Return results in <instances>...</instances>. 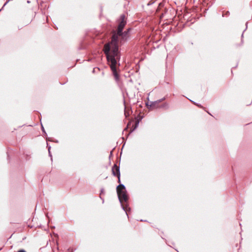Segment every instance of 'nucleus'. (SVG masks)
<instances>
[{"mask_svg":"<svg viewBox=\"0 0 252 252\" xmlns=\"http://www.w3.org/2000/svg\"><path fill=\"white\" fill-rule=\"evenodd\" d=\"M113 175L117 176L118 178L119 182H120V172L119 167L115 164L112 168Z\"/></svg>","mask_w":252,"mask_h":252,"instance_id":"nucleus-4","label":"nucleus"},{"mask_svg":"<svg viewBox=\"0 0 252 252\" xmlns=\"http://www.w3.org/2000/svg\"><path fill=\"white\" fill-rule=\"evenodd\" d=\"M120 18H121V21L118 26L117 33H114L112 36V37H113L114 35H116L117 36V42H118V36H123L124 34H126V32L125 33L122 32V31L126 24V22L125 20V16L124 15H122L121 16ZM112 38L113 37H112Z\"/></svg>","mask_w":252,"mask_h":252,"instance_id":"nucleus-3","label":"nucleus"},{"mask_svg":"<svg viewBox=\"0 0 252 252\" xmlns=\"http://www.w3.org/2000/svg\"><path fill=\"white\" fill-rule=\"evenodd\" d=\"M18 252H26V251H25L24 250H20V251H18Z\"/></svg>","mask_w":252,"mask_h":252,"instance_id":"nucleus-6","label":"nucleus"},{"mask_svg":"<svg viewBox=\"0 0 252 252\" xmlns=\"http://www.w3.org/2000/svg\"><path fill=\"white\" fill-rule=\"evenodd\" d=\"M160 101H161V100H158L155 101H152V102H151L150 104H147V105L148 106V107L149 109L154 108V107H156V104L159 103Z\"/></svg>","mask_w":252,"mask_h":252,"instance_id":"nucleus-5","label":"nucleus"},{"mask_svg":"<svg viewBox=\"0 0 252 252\" xmlns=\"http://www.w3.org/2000/svg\"><path fill=\"white\" fill-rule=\"evenodd\" d=\"M103 51L107 60L111 62V68L116 79H117L118 76L116 72L117 61L115 57L118 54V45H117V37L116 35H114L110 42L105 45Z\"/></svg>","mask_w":252,"mask_h":252,"instance_id":"nucleus-1","label":"nucleus"},{"mask_svg":"<svg viewBox=\"0 0 252 252\" xmlns=\"http://www.w3.org/2000/svg\"><path fill=\"white\" fill-rule=\"evenodd\" d=\"M9 0H8L6 3H5V4H4V5H5L8 2Z\"/></svg>","mask_w":252,"mask_h":252,"instance_id":"nucleus-7","label":"nucleus"},{"mask_svg":"<svg viewBox=\"0 0 252 252\" xmlns=\"http://www.w3.org/2000/svg\"><path fill=\"white\" fill-rule=\"evenodd\" d=\"M117 189L120 201L121 202L123 201H126L127 200V196L125 189V186L123 184L119 185L117 187Z\"/></svg>","mask_w":252,"mask_h":252,"instance_id":"nucleus-2","label":"nucleus"}]
</instances>
